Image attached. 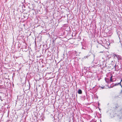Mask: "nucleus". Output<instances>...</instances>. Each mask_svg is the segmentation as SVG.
<instances>
[{"instance_id":"obj_1","label":"nucleus","mask_w":122,"mask_h":122,"mask_svg":"<svg viewBox=\"0 0 122 122\" xmlns=\"http://www.w3.org/2000/svg\"><path fill=\"white\" fill-rule=\"evenodd\" d=\"M99 47H100V48L99 49L102 51H100V53H103L104 51V47L103 45L101 44H100L99 45Z\"/></svg>"},{"instance_id":"obj_2","label":"nucleus","mask_w":122,"mask_h":122,"mask_svg":"<svg viewBox=\"0 0 122 122\" xmlns=\"http://www.w3.org/2000/svg\"><path fill=\"white\" fill-rule=\"evenodd\" d=\"M105 80L106 82L108 83H110L109 79L108 78H105Z\"/></svg>"},{"instance_id":"obj_3","label":"nucleus","mask_w":122,"mask_h":122,"mask_svg":"<svg viewBox=\"0 0 122 122\" xmlns=\"http://www.w3.org/2000/svg\"><path fill=\"white\" fill-rule=\"evenodd\" d=\"M78 93L79 94H81L82 93V91L80 89H79L78 90Z\"/></svg>"},{"instance_id":"obj_4","label":"nucleus","mask_w":122,"mask_h":122,"mask_svg":"<svg viewBox=\"0 0 122 122\" xmlns=\"http://www.w3.org/2000/svg\"><path fill=\"white\" fill-rule=\"evenodd\" d=\"M112 75L110 78V81L111 82H113V79L112 78Z\"/></svg>"},{"instance_id":"obj_5","label":"nucleus","mask_w":122,"mask_h":122,"mask_svg":"<svg viewBox=\"0 0 122 122\" xmlns=\"http://www.w3.org/2000/svg\"><path fill=\"white\" fill-rule=\"evenodd\" d=\"M122 81V79L121 80V81L119 83H118V84H117V85L119 84V85H120L122 87V86L121 84V82Z\"/></svg>"},{"instance_id":"obj_6","label":"nucleus","mask_w":122,"mask_h":122,"mask_svg":"<svg viewBox=\"0 0 122 122\" xmlns=\"http://www.w3.org/2000/svg\"><path fill=\"white\" fill-rule=\"evenodd\" d=\"M113 56L114 57H115V56H116V54H113Z\"/></svg>"},{"instance_id":"obj_7","label":"nucleus","mask_w":122,"mask_h":122,"mask_svg":"<svg viewBox=\"0 0 122 122\" xmlns=\"http://www.w3.org/2000/svg\"><path fill=\"white\" fill-rule=\"evenodd\" d=\"M101 88H102V89H103V88H105V86H104L103 87H102V86H101Z\"/></svg>"},{"instance_id":"obj_8","label":"nucleus","mask_w":122,"mask_h":122,"mask_svg":"<svg viewBox=\"0 0 122 122\" xmlns=\"http://www.w3.org/2000/svg\"><path fill=\"white\" fill-rule=\"evenodd\" d=\"M74 43V42H70V43H71V44H73V43Z\"/></svg>"}]
</instances>
